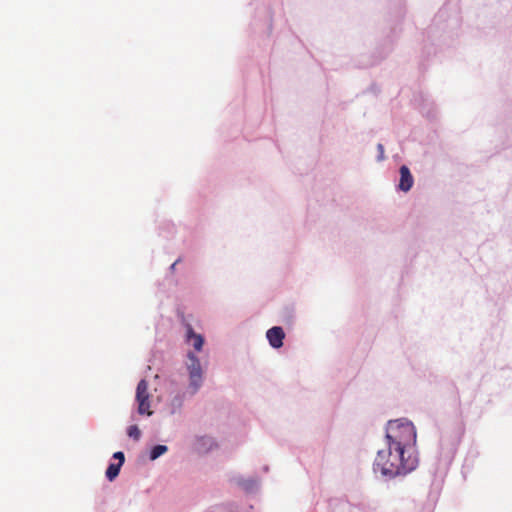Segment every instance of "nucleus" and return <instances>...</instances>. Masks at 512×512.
<instances>
[{"label": "nucleus", "mask_w": 512, "mask_h": 512, "mask_svg": "<svg viewBox=\"0 0 512 512\" xmlns=\"http://www.w3.org/2000/svg\"><path fill=\"white\" fill-rule=\"evenodd\" d=\"M113 458L117 459L119 461L118 463H121V466L123 465L124 459H125L123 452H121V451L115 452L113 455Z\"/></svg>", "instance_id": "11"}, {"label": "nucleus", "mask_w": 512, "mask_h": 512, "mask_svg": "<svg viewBox=\"0 0 512 512\" xmlns=\"http://www.w3.org/2000/svg\"><path fill=\"white\" fill-rule=\"evenodd\" d=\"M378 150V160L382 161L384 159V146L382 144L377 145Z\"/></svg>", "instance_id": "12"}, {"label": "nucleus", "mask_w": 512, "mask_h": 512, "mask_svg": "<svg viewBox=\"0 0 512 512\" xmlns=\"http://www.w3.org/2000/svg\"><path fill=\"white\" fill-rule=\"evenodd\" d=\"M127 434L129 437L137 441L140 439L141 431L137 425H131L127 430Z\"/></svg>", "instance_id": "10"}, {"label": "nucleus", "mask_w": 512, "mask_h": 512, "mask_svg": "<svg viewBox=\"0 0 512 512\" xmlns=\"http://www.w3.org/2000/svg\"><path fill=\"white\" fill-rule=\"evenodd\" d=\"M418 460L415 455L405 450H394L387 445L386 449L379 450L374 462V472L384 477L393 478L401 474H407L414 470Z\"/></svg>", "instance_id": "1"}, {"label": "nucleus", "mask_w": 512, "mask_h": 512, "mask_svg": "<svg viewBox=\"0 0 512 512\" xmlns=\"http://www.w3.org/2000/svg\"><path fill=\"white\" fill-rule=\"evenodd\" d=\"M167 450H168V448L165 445H156V446H154L152 448L151 452H150V459L151 460L157 459L158 457H160L161 455L166 453Z\"/></svg>", "instance_id": "9"}, {"label": "nucleus", "mask_w": 512, "mask_h": 512, "mask_svg": "<svg viewBox=\"0 0 512 512\" xmlns=\"http://www.w3.org/2000/svg\"><path fill=\"white\" fill-rule=\"evenodd\" d=\"M136 401L138 403V413L141 415H152L150 410V394L148 392V383L142 379L136 388Z\"/></svg>", "instance_id": "4"}, {"label": "nucleus", "mask_w": 512, "mask_h": 512, "mask_svg": "<svg viewBox=\"0 0 512 512\" xmlns=\"http://www.w3.org/2000/svg\"><path fill=\"white\" fill-rule=\"evenodd\" d=\"M186 341L191 343L196 351H201L204 344V338L202 335L196 334L191 325H187Z\"/></svg>", "instance_id": "7"}, {"label": "nucleus", "mask_w": 512, "mask_h": 512, "mask_svg": "<svg viewBox=\"0 0 512 512\" xmlns=\"http://www.w3.org/2000/svg\"><path fill=\"white\" fill-rule=\"evenodd\" d=\"M120 468L121 463H111L106 470V477L108 478V480H114L118 476Z\"/></svg>", "instance_id": "8"}, {"label": "nucleus", "mask_w": 512, "mask_h": 512, "mask_svg": "<svg viewBox=\"0 0 512 512\" xmlns=\"http://www.w3.org/2000/svg\"><path fill=\"white\" fill-rule=\"evenodd\" d=\"M266 337L268 339L269 344L273 348L278 349L283 346V339L285 338V333L282 327L274 326L267 331Z\"/></svg>", "instance_id": "5"}, {"label": "nucleus", "mask_w": 512, "mask_h": 512, "mask_svg": "<svg viewBox=\"0 0 512 512\" xmlns=\"http://www.w3.org/2000/svg\"><path fill=\"white\" fill-rule=\"evenodd\" d=\"M387 445L394 450H405L413 454L416 443V431L412 422L407 419L389 421L386 428Z\"/></svg>", "instance_id": "2"}, {"label": "nucleus", "mask_w": 512, "mask_h": 512, "mask_svg": "<svg viewBox=\"0 0 512 512\" xmlns=\"http://www.w3.org/2000/svg\"><path fill=\"white\" fill-rule=\"evenodd\" d=\"M399 173L400 180L398 184V189L403 192L410 191L414 184V179L409 168L406 165H402L399 169Z\"/></svg>", "instance_id": "6"}, {"label": "nucleus", "mask_w": 512, "mask_h": 512, "mask_svg": "<svg viewBox=\"0 0 512 512\" xmlns=\"http://www.w3.org/2000/svg\"><path fill=\"white\" fill-rule=\"evenodd\" d=\"M187 357V370L189 374L188 391L190 394H195L203 383V369L200 360L194 353L189 352Z\"/></svg>", "instance_id": "3"}]
</instances>
